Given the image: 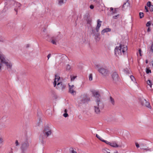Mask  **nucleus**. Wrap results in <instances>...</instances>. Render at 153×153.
Segmentation results:
<instances>
[{
  "mask_svg": "<svg viewBox=\"0 0 153 153\" xmlns=\"http://www.w3.org/2000/svg\"><path fill=\"white\" fill-rule=\"evenodd\" d=\"M11 5H12L14 6L15 7V8L14 9V10L16 12V13H17V9H18V8H17V5H12V4H11Z\"/></svg>",
  "mask_w": 153,
  "mask_h": 153,
  "instance_id": "nucleus-39",
  "label": "nucleus"
},
{
  "mask_svg": "<svg viewBox=\"0 0 153 153\" xmlns=\"http://www.w3.org/2000/svg\"><path fill=\"white\" fill-rule=\"evenodd\" d=\"M117 13V10L116 8H114L113 11L112 12V13L113 14H115V13Z\"/></svg>",
  "mask_w": 153,
  "mask_h": 153,
  "instance_id": "nucleus-46",
  "label": "nucleus"
},
{
  "mask_svg": "<svg viewBox=\"0 0 153 153\" xmlns=\"http://www.w3.org/2000/svg\"><path fill=\"white\" fill-rule=\"evenodd\" d=\"M102 21H100V19H98L97 21V25L96 28V30L97 32H98L99 30L100 27L101 26V23Z\"/></svg>",
  "mask_w": 153,
  "mask_h": 153,
  "instance_id": "nucleus-13",
  "label": "nucleus"
},
{
  "mask_svg": "<svg viewBox=\"0 0 153 153\" xmlns=\"http://www.w3.org/2000/svg\"><path fill=\"white\" fill-rule=\"evenodd\" d=\"M130 77L132 81L134 82L135 81V79L133 76L131 75Z\"/></svg>",
  "mask_w": 153,
  "mask_h": 153,
  "instance_id": "nucleus-37",
  "label": "nucleus"
},
{
  "mask_svg": "<svg viewBox=\"0 0 153 153\" xmlns=\"http://www.w3.org/2000/svg\"><path fill=\"white\" fill-rule=\"evenodd\" d=\"M129 7V3L128 2L124 3L123 6V8L124 10L126 9Z\"/></svg>",
  "mask_w": 153,
  "mask_h": 153,
  "instance_id": "nucleus-18",
  "label": "nucleus"
},
{
  "mask_svg": "<svg viewBox=\"0 0 153 153\" xmlns=\"http://www.w3.org/2000/svg\"><path fill=\"white\" fill-rule=\"evenodd\" d=\"M150 11L151 12L153 11V5H152L149 7Z\"/></svg>",
  "mask_w": 153,
  "mask_h": 153,
  "instance_id": "nucleus-45",
  "label": "nucleus"
},
{
  "mask_svg": "<svg viewBox=\"0 0 153 153\" xmlns=\"http://www.w3.org/2000/svg\"><path fill=\"white\" fill-rule=\"evenodd\" d=\"M5 64L7 67V69L9 70V71L11 70L12 64L11 62H7Z\"/></svg>",
  "mask_w": 153,
  "mask_h": 153,
  "instance_id": "nucleus-17",
  "label": "nucleus"
},
{
  "mask_svg": "<svg viewBox=\"0 0 153 153\" xmlns=\"http://www.w3.org/2000/svg\"><path fill=\"white\" fill-rule=\"evenodd\" d=\"M29 144L27 142H23L21 144V149L22 153L25 151L29 146Z\"/></svg>",
  "mask_w": 153,
  "mask_h": 153,
  "instance_id": "nucleus-7",
  "label": "nucleus"
},
{
  "mask_svg": "<svg viewBox=\"0 0 153 153\" xmlns=\"http://www.w3.org/2000/svg\"><path fill=\"white\" fill-rule=\"evenodd\" d=\"M65 87L66 85L65 84L62 82H60L58 83L56 88L59 90L62 91L65 89Z\"/></svg>",
  "mask_w": 153,
  "mask_h": 153,
  "instance_id": "nucleus-8",
  "label": "nucleus"
},
{
  "mask_svg": "<svg viewBox=\"0 0 153 153\" xmlns=\"http://www.w3.org/2000/svg\"><path fill=\"white\" fill-rule=\"evenodd\" d=\"M29 47V44H27L26 45V48H28Z\"/></svg>",
  "mask_w": 153,
  "mask_h": 153,
  "instance_id": "nucleus-60",
  "label": "nucleus"
},
{
  "mask_svg": "<svg viewBox=\"0 0 153 153\" xmlns=\"http://www.w3.org/2000/svg\"><path fill=\"white\" fill-rule=\"evenodd\" d=\"M146 73L147 74H148L149 73H151V70L149 69V68H146Z\"/></svg>",
  "mask_w": 153,
  "mask_h": 153,
  "instance_id": "nucleus-41",
  "label": "nucleus"
},
{
  "mask_svg": "<svg viewBox=\"0 0 153 153\" xmlns=\"http://www.w3.org/2000/svg\"><path fill=\"white\" fill-rule=\"evenodd\" d=\"M110 146L114 148L121 147V145H118L117 142L115 141H113L110 142Z\"/></svg>",
  "mask_w": 153,
  "mask_h": 153,
  "instance_id": "nucleus-12",
  "label": "nucleus"
},
{
  "mask_svg": "<svg viewBox=\"0 0 153 153\" xmlns=\"http://www.w3.org/2000/svg\"><path fill=\"white\" fill-rule=\"evenodd\" d=\"M124 71L125 72V73H126V74H128V70L127 69H125L124 70Z\"/></svg>",
  "mask_w": 153,
  "mask_h": 153,
  "instance_id": "nucleus-53",
  "label": "nucleus"
},
{
  "mask_svg": "<svg viewBox=\"0 0 153 153\" xmlns=\"http://www.w3.org/2000/svg\"><path fill=\"white\" fill-rule=\"evenodd\" d=\"M113 10H114V9L112 7L110 8V10H111V11H112V12L113 11Z\"/></svg>",
  "mask_w": 153,
  "mask_h": 153,
  "instance_id": "nucleus-58",
  "label": "nucleus"
},
{
  "mask_svg": "<svg viewBox=\"0 0 153 153\" xmlns=\"http://www.w3.org/2000/svg\"><path fill=\"white\" fill-rule=\"evenodd\" d=\"M3 66L2 63H1V62H0V72L1 71V68Z\"/></svg>",
  "mask_w": 153,
  "mask_h": 153,
  "instance_id": "nucleus-49",
  "label": "nucleus"
},
{
  "mask_svg": "<svg viewBox=\"0 0 153 153\" xmlns=\"http://www.w3.org/2000/svg\"><path fill=\"white\" fill-rule=\"evenodd\" d=\"M65 57H67L66 55L65 54H59L56 57V58L57 59L60 58L61 59V61H62L63 60V58Z\"/></svg>",
  "mask_w": 153,
  "mask_h": 153,
  "instance_id": "nucleus-16",
  "label": "nucleus"
},
{
  "mask_svg": "<svg viewBox=\"0 0 153 153\" xmlns=\"http://www.w3.org/2000/svg\"><path fill=\"white\" fill-rule=\"evenodd\" d=\"M150 31V29L149 28V27H148V29H147V31L148 32H149Z\"/></svg>",
  "mask_w": 153,
  "mask_h": 153,
  "instance_id": "nucleus-61",
  "label": "nucleus"
},
{
  "mask_svg": "<svg viewBox=\"0 0 153 153\" xmlns=\"http://www.w3.org/2000/svg\"><path fill=\"white\" fill-rule=\"evenodd\" d=\"M119 15L118 14L117 15L113 16V17L114 19H117L119 17Z\"/></svg>",
  "mask_w": 153,
  "mask_h": 153,
  "instance_id": "nucleus-44",
  "label": "nucleus"
},
{
  "mask_svg": "<svg viewBox=\"0 0 153 153\" xmlns=\"http://www.w3.org/2000/svg\"><path fill=\"white\" fill-rule=\"evenodd\" d=\"M3 54L0 51V57H1Z\"/></svg>",
  "mask_w": 153,
  "mask_h": 153,
  "instance_id": "nucleus-59",
  "label": "nucleus"
},
{
  "mask_svg": "<svg viewBox=\"0 0 153 153\" xmlns=\"http://www.w3.org/2000/svg\"><path fill=\"white\" fill-rule=\"evenodd\" d=\"M151 63L152 64V66H153V60L151 61Z\"/></svg>",
  "mask_w": 153,
  "mask_h": 153,
  "instance_id": "nucleus-64",
  "label": "nucleus"
},
{
  "mask_svg": "<svg viewBox=\"0 0 153 153\" xmlns=\"http://www.w3.org/2000/svg\"><path fill=\"white\" fill-rule=\"evenodd\" d=\"M0 42H3V39L1 38H0Z\"/></svg>",
  "mask_w": 153,
  "mask_h": 153,
  "instance_id": "nucleus-57",
  "label": "nucleus"
},
{
  "mask_svg": "<svg viewBox=\"0 0 153 153\" xmlns=\"http://www.w3.org/2000/svg\"><path fill=\"white\" fill-rule=\"evenodd\" d=\"M111 30V29L110 28H105L102 30V31L101 32V34H103L104 33L110 31Z\"/></svg>",
  "mask_w": 153,
  "mask_h": 153,
  "instance_id": "nucleus-20",
  "label": "nucleus"
},
{
  "mask_svg": "<svg viewBox=\"0 0 153 153\" xmlns=\"http://www.w3.org/2000/svg\"><path fill=\"white\" fill-rule=\"evenodd\" d=\"M104 107L103 103H100L94 106V111L95 113L99 114L100 113V110H102Z\"/></svg>",
  "mask_w": 153,
  "mask_h": 153,
  "instance_id": "nucleus-4",
  "label": "nucleus"
},
{
  "mask_svg": "<svg viewBox=\"0 0 153 153\" xmlns=\"http://www.w3.org/2000/svg\"><path fill=\"white\" fill-rule=\"evenodd\" d=\"M109 101L113 105H114L115 102L114 100L111 97H110Z\"/></svg>",
  "mask_w": 153,
  "mask_h": 153,
  "instance_id": "nucleus-24",
  "label": "nucleus"
},
{
  "mask_svg": "<svg viewBox=\"0 0 153 153\" xmlns=\"http://www.w3.org/2000/svg\"><path fill=\"white\" fill-rule=\"evenodd\" d=\"M70 150L71 152V153H77L76 151H75L73 148H70Z\"/></svg>",
  "mask_w": 153,
  "mask_h": 153,
  "instance_id": "nucleus-36",
  "label": "nucleus"
},
{
  "mask_svg": "<svg viewBox=\"0 0 153 153\" xmlns=\"http://www.w3.org/2000/svg\"><path fill=\"white\" fill-rule=\"evenodd\" d=\"M92 33L94 34V35H95V30L94 29H92Z\"/></svg>",
  "mask_w": 153,
  "mask_h": 153,
  "instance_id": "nucleus-51",
  "label": "nucleus"
},
{
  "mask_svg": "<svg viewBox=\"0 0 153 153\" xmlns=\"http://www.w3.org/2000/svg\"><path fill=\"white\" fill-rule=\"evenodd\" d=\"M146 64H147L148 62V60H146Z\"/></svg>",
  "mask_w": 153,
  "mask_h": 153,
  "instance_id": "nucleus-63",
  "label": "nucleus"
},
{
  "mask_svg": "<svg viewBox=\"0 0 153 153\" xmlns=\"http://www.w3.org/2000/svg\"><path fill=\"white\" fill-rule=\"evenodd\" d=\"M138 52H139V54L140 55V56H142V54L141 53V49H139Z\"/></svg>",
  "mask_w": 153,
  "mask_h": 153,
  "instance_id": "nucleus-50",
  "label": "nucleus"
},
{
  "mask_svg": "<svg viewBox=\"0 0 153 153\" xmlns=\"http://www.w3.org/2000/svg\"><path fill=\"white\" fill-rule=\"evenodd\" d=\"M14 24L13 23L10 24L8 25V28L10 29H12L14 28Z\"/></svg>",
  "mask_w": 153,
  "mask_h": 153,
  "instance_id": "nucleus-23",
  "label": "nucleus"
},
{
  "mask_svg": "<svg viewBox=\"0 0 153 153\" xmlns=\"http://www.w3.org/2000/svg\"><path fill=\"white\" fill-rule=\"evenodd\" d=\"M109 149L107 148H105L102 150V151L104 153H108Z\"/></svg>",
  "mask_w": 153,
  "mask_h": 153,
  "instance_id": "nucleus-29",
  "label": "nucleus"
},
{
  "mask_svg": "<svg viewBox=\"0 0 153 153\" xmlns=\"http://www.w3.org/2000/svg\"><path fill=\"white\" fill-rule=\"evenodd\" d=\"M95 66L97 71L103 77H107L110 75V71L107 66L98 64H96Z\"/></svg>",
  "mask_w": 153,
  "mask_h": 153,
  "instance_id": "nucleus-1",
  "label": "nucleus"
},
{
  "mask_svg": "<svg viewBox=\"0 0 153 153\" xmlns=\"http://www.w3.org/2000/svg\"><path fill=\"white\" fill-rule=\"evenodd\" d=\"M51 131V129L48 126H46L44 127L43 131Z\"/></svg>",
  "mask_w": 153,
  "mask_h": 153,
  "instance_id": "nucleus-22",
  "label": "nucleus"
},
{
  "mask_svg": "<svg viewBox=\"0 0 153 153\" xmlns=\"http://www.w3.org/2000/svg\"><path fill=\"white\" fill-rule=\"evenodd\" d=\"M93 96L96 98L98 97H100V95L99 92L98 91H94L92 92Z\"/></svg>",
  "mask_w": 153,
  "mask_h": 153,
  "instance_id": "nucleus-19",
  "label": "nucleus"
},
{
  "mask_svg": "<svg viewBox=\"0 0 153 153\" xmlns=\"http://www.w3.org/2000/svg\"><path fill=\"white\" fill-rule=\"evenodd\" d=\"M94 7V6L93 5H91L90 6V9H93Z\"/></svg>",
  "mask_w": 153,
  "mask_h": 153,
  "instance_id": "nucleus-54",
  "label": "nucleus"
},
{
  "mask_svg": "<svg viewBox=\"0 0 153 153\" xmlns=\"http://www.w3.org/2000/svg\"><path fill=\"white\" fill-rule=\"evenodd\" d=\"M51 56V54L50 53H49L48 55L47 56L48 59H49V58H50Z\"/></svg>",
  "mask_w": 153,
  "mask_h": 153,
  "instance_id": "nucleus-56",
  "label": "nucleus"
},
{
  "mask_svg": "<svg viewBox=\"0 0 153 153\" xmlns=\"http://www.w3.org/2000/svg\"><path fill=\"white\" fill-rule=\"evenodd\" d=\"M96 137L100 140L102 141V139L101 138L99 135H98L97 134H96Z\"/></svg>",
  "mask_w": 153,
  "mask_h": 153,
  "instance_id": "nucleus-42",
  "label": "nucleus"
},
{
  "mask_svg": "<svg viewBox=\"0 0 153 153\" xmlns=\"http://www.w3.org/2000/svg\"><path fill=\"white\" fill-rule=\"evenodd\" d=\"M140 148L146 151H150V150L149 148L148 147L146 146V144L143 143L140 144Z\"/></svg>",
  "mask_w": 153,
  "mask_h": 153,
  "instance_id": "nucleus-11",
  "label": "nucleus"
},
{
  "mask_svg": "<svg viewBox=\"0 0 153 153\" xmlns=\"http://www.w3.org/2000/svg\"><path fill=\"white\" fill-rule=\"evenodd\" d=\"M69 92L73 95H74L75 94L76 91H74L73 89L72 88V87H70L69 88Z\"/></svg>",
  "mask_w": 153,
  "mask_h": 153,
  "instance_id": "nucleus-21",
  "label": "nucleus"
},
{
  "mask_svg": "<svg viewBox=\"0 0 153 153\" xmlns=\"http://www.w3.org/2000/svg\"><path fill=\"white\" fill-rule=\"evenodd\" d=\"M15 144L16 146H18L19 145V143L18 142V141L17 140H16Z\"/></svg>",
  "mask_w": 153,
  "mask_h": 153,
  "instance_id": "nucleus-52",
  "label": "nucleus"
},
{
  "mask_svg": "<svg viewBox=\"0 0 153 153\" xmlns=\"http://www.w3.org/2000/svg\"><path fill=\"white\" fill-rule=\"evenodd\" d=\"M140 102L141 105L144 107H146L150 109H152V107L151 106L149 102H147L146 100L142 98H140Z\"/></svg>",
  "mask_w": 153,
  "mask_h": 153,
  "instance_id": "nucleus-6",
  "label": "nucleus"
},
{
  "mask_svg": "<svg viewBox=\"0 0 153 153\" xmlns=\"http://www.w3.org/2000/svg\"><path fill=\"white\" fill-rule=\"evenodd\" d=\"M127 50V46L126 45H120L119 47H116L115 49V53L117 55H120L123 53V54Z\"/></svg>",
  "mask_w": 153,
  "mask_h": 153,
  "instance_id": "nucleus-2",
  "label": "nucleus"
},
{
  "mask_svg": "<svg viewBox=\"0 0 153 153\" xmlns=\"http://www.w3.org/2000/svg\"><path fill=\"white\" fill-rule=\"evenodd\" d=\"M145 10H146L147 9H148V8L146 6H145Z\"/></svg>",
  "mask_w": 153,
  "mask_h": 153,
  "instance_id": "nucleus-62",
  "label": "nucleus"
},
{
  "mask_svg": "<svg viewBox=\"0 0 153 153\" xmlns=\"http://www.w3.org/2000/svg\"><path fill=\"white\" fill-rule=\"evenodd\" d=\"M135 145L136 147L137 148H138L140 147V145L137 143H135Z\"/></svg>",
  "mask_w": 153,
  "mask_h": 153,
  "instance_id": "nucleus-55",
  "label": "nucleus"
},
{
  "mask_svg": "<svg viewBox=\"0 0 153 153\" xmlns=\"http://www.w3.org/2000/svg\"><path fill=\"white\" fill-rule=\"evenodd\" d=\"M60 78V77L59 76H58L56 75H55V78L53 82V86L54 87H55L56 86L57 83L56 82L59 81Z\"/></svg>",
  "mask_w": 153,
  "mask_h": 153,
  "instance_id": "nucleus-15",
  "label": "nucleus"
},
{
  "mask_svg": "<svg viewBox=\"0 0 153 153\" xmlns=\"http://www.w3.org/2000/svg\"><path fill=\"white\" fill-rule=\"evenodd\" d=\"M147 83L150 86V88L152 87V84L150 80H148L147 81Z\"/></svg>",
  "mask_w": 153,
  "mask_h": 153,
  "instance_id": "nucleus-30",
  "label": "nucleus"
},
{
  "mask_svg": "<svg viewBox=\"0 0 153 153\" xmlns=\"http://www.w3.org/2000/svg\"><path fill=\"white\" fill-rule=\"evenodd\" d=\"M92 74H89V79L90 81H91L92 80Z\"/></svg>",
  "mask_w": 153,
  "mask_h": 153,
  "instance_id": "nucleus-35",
  "label": "nucleus"
},
{
  "mask_svg": "<svg viewBox=\"0 0 153 153\" xmlns=\"http://www.w3.org/2000/svg\"><path fill=\"white\" fill-rule=\"evenodd\" d=\"M64 0H58V4L60 5H62L63 3H65Z\"/></svg>",
  "mask_w": 153,
  "mask_h": 153,
  "instance_id": "nucleus-28",
  "label": "nucleus"
},
{
  "mask_svg": "<svg viewBox=\"0 0 153 153\" xmlns=\"http://www.w3.org/2000/svg\"><path fill=\"white\" fill-rule=\"evenodd\" d=\"M71 69V66L69 65H68L66 67V70L67 71H69Z\"/></svg>",
  "mask_w": 153,
  "mask_h": 153,
  "instance_id": "nucleus-31",
  "label": "nucleus"
},
{
  "mask_svg": "<svg viewBox=\"0 0 153 153\" xmlns=\"http://www.w3.org/2000/svg\"><path fill=\"white\" fill-rule=\"evenodd\" d=\"M51 131H43L39 137V140L40 142L42 143H44V140L48 136L51 134Z\"/></svg>",
  "mask_w": 153,
  "mask_h": 153,
  "instance_id": "nucleus-3",
  "label": "nucleus"
},
{
  "mask_svg": "<svg viewBox=\"0 0 153 153\" xmlns=\"http://www.w3.org/2000/svg\"><path fill=\"white\" fill-rule=\"evenodd\" d=\"M152 24V22L150 21L148 22L146 24V26L147 27H149Z\"/></svg>",
  "mask_w": 153,
  "mask_h": 153,
  "instance_id": "nucleus-38",
  "label": "nucleus"
},
{
  "mask_svg": "<svg viewBox=\"0 0 153 153\" xmlns=\"http://www.w3.org/2000/svg\"><path fill=\"white\" fill-rule=\"evenodd\" d=\"M0 60L1 63L4 64H6V62H7V60L5 59L4 56L3 55L1 57H0Z\"/></svg>",
  "mask_w": 153,
  "mask_h": 153,
  "instance_id": "nucleus-14",
  "label": "nucleus"
},
{
  "mask_svg": "<svg viewBox=\"0 0 153 153\" xmlns=\"http://www.w3.org/2000/svg\"><path fill=\"white\" fill-rule=\"evenodd\" d=\"M112 77L114 82H116L118 81V76L116 72H114L113 73Z\"/></svg>",
  "mask_w": 153,
  "mask_h": 153,
  "instance_id": "nucleus-9",
  "label": "nucleus"
},
{
  "mask_svg": "<svg viewBox=\"0 0 153 153\" xmlns=\"http://www.w3.org/2000/svg\"><path fill=\"white\" fill-rule=\"evenodd\" d=\"M52 40L51 41V42L54 45H56V39L54 37H53L52 38Z\"/></svg>",
  "mask_w": 153,
  "mask_h": 153,
  "instance_id": "nucleus-25",
  "label": "nucleus"
},
{
  "mask_svg": "<svg viewBox=\"0 0 153 153\" xmlns=\"http://www.w3.org/2000/svg\"><path fill=\"white\" fill-rule=\"evenodd\" d=\"M76 77V76H72V75L71 76V80L72 81H74Z\"/></svg>",
  "mask_w": 153,
  "mask_h": 153,
  "instance_id": "nucleus-34",
  "label": "nucleus"
},
{
  "mask_svg": "<svg viewBox=\"0 0 153 153\" xmlns=\"http://www.w3.org/2000/svg\"><path fill=\"white\" fill-rule=\"evenodd\" d=\"M139 16L140 19L143 18L144 16V14L142 12H140L139 13Z\"/></svg>",
  "mask_w": 153,
  "mask_h": 153,
  "instance_id": "nucleus-32",
  "label": "nucleus"
},
{
  "mask_svg": "<svg viewBox=\"0 0 153 153\" xmlns=\"http://www.w3.org/2000/svg\"><path fill=\"white\" fill-rule=\"evenodd\" d=\"M4 141V140L1 137H0V144H2L3 142Z\"/></svg>",
  "mask_w": 153,
  "mask_h": 153,
  "instance_id": "nucleus-48",
  "label": "nucleus"
},
{
  "mask_svg": "<svg viewBox=\"0 0 153 153\" xmlns=\"http://www.w3.org/2000/svg\"><path fill=\"white\" fill-rule=\"evenodd\" d=\"M150 51L153 53V43H152L150 47Z\"/></svg>",
  "mask_w": 153,
  "mask_h": 153,
  "instance_id": "nucleus-43",
  "label": "nucleus"
},
{
  "mask_svg": "<svg viewBox=\"0 0 153 153\" xmlns=\"http://www.w3.org/2000/svg\"><path fill=\"white\" fill-rule=\"evenodd\" d=\"M7 3L8 4H12V5H17V8L19 7L21 5V4L20 3L18 2H16L13 0H11L9 2H8Z\"/></svg>",
  "mask_w": 153,
  "mask_h": 153,
  "instance_id": "nucleus-10",
  "label": "nucleus"
},
{
  "mask_svg": "<svg viewBox=\"0 0 153 153\" xmlns=\"http://www.w3.org/2000/svg\"><path fill=\"white\" fill-rule=\"evenodd\" d=\"M63 116H64V117H66L68 116V115L67 113H65L63 114Z\"/></svg>",
  "mask_w": 153,
  "mask_h": 153,
  "instance_id": "nucleus-47",
  "label": "nucleus"
},
{
  "mask_svg": "<svg viewBox=\"0 0 153 153\" xmlns=\"http://www.w3.org/2000/svg\"><path fill=\"white\" fill-rule=\"evenodd\" d=\"M80 98V104L87 103L90 100V98L87 94L82 95Z\"/></svg>",
  "mask_w": 153,
  "mask_h": 153,
  "instance_id": "nucleus-5",
  "label": "nucleus"
},
{
  "mask_svg": "<svg viewBox=\"0 0 153 153\" xmlns=\"http://www.w3.org/2000/svg\"><path fill=\"white\" fill-rule=\"evenodd\" d=\"M101 141L103 142H105V143H106V144H107L109 145H110V142H109L108 141H107L104 140L102 139Z\"/></svg>",
  "mask_w": 153,
  "mask_h": 153,
  "instance_id": "nucleus-33",
  "label": "nucleus"
},
{
  "mask_svg": "<svg viewBox=\"0 0 153 153\" xmlns=\"http://www.w3.org/2000/svg\"><path fill=\"white\" fill-rule=\"evenodd\" d=\"M99 97H96V98L97 104L100 103H102V102H101Z\"/></svg>",
  "mask_w": 153,
  "mask_h": 153,
  "instance_id": "nucleus-27",
  "label": "nucleus"
},
{
  "mask_svg": "<svg viewBox=\"0 0 153 153\" xmlns=\"http://www.w3.org/2000/svg\"><path fill=\"white\" fill-rule=\"evenodd\" d=\"M95 39L96 40H97L98 41L100 39L99 36L100 35L99 33H97L95 34Z\"/></svg>",
  "mask_w": 153,
  "mask_h": 153,
  "instance_id": "nucleus-26",
  "label": "nucleus"
},
{
  "mask_svg": "<svg viewBox=\"0 0 153 153\" xmlns=\"http://www.w3.org/2000/svg\"><path fill=\"white\" fill-rule=\"evenodd\" d=\"M147 5L148 7H149L151 6L152 5H151V2L149 1L147 2Z\"/></svg>",
  "mask_w": 153,
  "mask_h": 153,
  "instance_id": "nucleus-40",
  "label": "nucleus"
}]
</instances>
